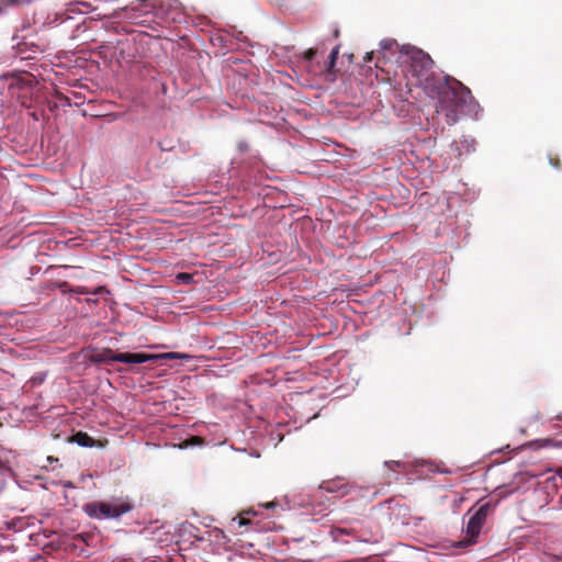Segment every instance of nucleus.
<instances>
[{
	"mask_svg": "<svg viewBox=\"0 0 562 562\" xmlns=\"http://www.w3.org/2000/svg\"><path fill=\"white\" fill-rule=\"evenodd\" d=\"M338 36H339V30H337V29H336V30L334 31V37H336V38H337Z\"/></svg>",
	"mask_w": 562,
	"mask_h": 562,
	"instance_id": "27",
	"label": "nucleus"
},
{
	"mask_svg": "<svg viewBox=\"0 0 562 562\" xmlns=\"http://www.w3.org/2000/svg\"><path fill=\"white\" fill-rule=\"evenodd\" d=\"M90 10H92L91 4L82 1L69 3L67 8V12L69 13H86Z\"/></svg>",
	"mask_w": 562,
	"mask_h": 562,
	"instance_id": "11",
	"label": "nucleus"
},
{
	"mask_svg": "<svg viewBox=\"0 0 562 562\" xmlns=\"http://www.w3.org/2000/svg\"><path fill=\"white\" fill-rule=\"evenodd\" d=\"M533 419H535L536 422H538V420L542 419L541 414H540V413H537V414L535 415Z\"/></svg>",
	"mask_w": 562,
	"mask_h": 562,
	"instance_id": "26",
	"label": "nucleus"
},
{
	"mask_svg": "<svg viewBox=\"0 0 562 562\" xmlns=\"http://www.w3.org/2000/svg\"><path fill=\"white\" fill-rule=\"evenodd\" d=\"M177 279L184 284H190L193 281V276L187 272H181L177 276Z\"/></svg>",
	"mask_w": 562,
	"mask_h": 562,
	"instance_id": "14",
	"label": "nucleus"
},
{
	"mask_svg": "<svg viewBox=\"0 0 562 562\" xmlns=\"http://www.w3.org/2000/svg\"><path fill=\"white\" fill-rule=\"evenodd\" d=\"M104 292H108V290L105 286H102V285L95 288L93 291H90V293H92V294H102Z\"/></svg>",
	"mask_w": 562,
	"mask_h": 562,
	"instance_id": "19",
	"label": "nucleus"
},
{
	"mask_svg": "<svg viewBox=\"0 0 562 562\" xmlns=\"http://www.w3.org/2000/svg\"><path fill=\"white\" fill-rule=\"evenodd\" d=\"M550 562H562V553L560 555L550 557Z\"/></svg>",
	"mask_w": 562,
	"mask_h": 562,
	"instance_id": "23",
	"label": "nucleus"
},
{
	"mask_svg": "<svg viewBox=\"0 0 562 562\" xmlns=\"http://www.w3.org/2000/svg\"><path fill=\"white\" fill-rule=\"evenodd\" d=\"M54 288L60 289L64 293L69 292V289L71 288L67 281H60L56 282L54 284Z\"/></svg>",
	"mask_w": 562,
	"mask_h": 562,
	"instance_id": "17",
	"label": "nucleus"
},
{
	"mask_svg": "<svg viewBox=\"0 0 562 562\" xmlns=\"http://www.w3.org/2000/svg\"><path fill=\"white\" fill-rule=\"evenodd\" d=\"M494 505L491 502L482 504L475 513L470 517L467 528L465 537L459 541L458 546L465 548L473 546L477 541V537L486 521L487 515L494 510Z\"/></svg>",
	"mask_w": 562,
	"mask_h": 562,
	"instance_id": "4",
	"label": "nucleus"
},
{
	"mask_svg": "<svg viewBox=\"0 0 562 562\" xmlns=\"http://www.w3.org/2000/svg\"><path fill=\"white\" fill-rule=\"evenodd\" d=\"M137 355L146 358V359L142 360L140 363H145V362H149V361H158V360L182 359V358L188 357L187 355L179 353V352H166V353H158V355L137 352Z\"/></svg>",
	"mask_w": 562,
	"mask_h": 562,
	"instance_id": "8",
	"label": "nucleus"
},
{
	"mask_svg": "<svg viewBox=\"0 0 562 562\" xmlns=\"http://www.w3.org/2000/svg\"><path fill=\"white\" fill-rule=\"evenodd\" d=\"M159 146H160L161 150H165V149H166V148L162 146V144H161V143H159Z\"/></svg>",
	"mask_w": 562,
	"mask_h": 562,
	"instance_id": "28",
	"label": "nucleus"
},
{
	"mask_svg": "<svg viewBox=\"0 0 562 562\" xmlns=\"http://www.w3.org/2000/svg\"><path fill=\"white\" fill-rule=\"evenodd\" d=\"M438 86L427 95L437 99L436 112L445 116L448 125H453L474 108V98L468 87L450 76Z\"/></svg>",
	"mask_w": 562,
	"mask_h": 562,
	"instance_id": "1",
	"label": "nucleus"
},
{
	"mask_svg": "<svg viewBox=\"0 0 562 562\" xmlns=\"http://www.w3.org/2000/svg\"><path fill=\"white\" fill-rule=\"evenodd\" d=\"M69 292L76 293V294H88L90 293V290L86 286H72L69 289Z\"/></svg>",
	"mask_w": 562,
	"mask_h": 562,
	"instance_id": "16",
	"label": "nucleus"
},
{
	"mask_svg": "<svg viewBox=\"0 0 562 562\" xmlns=\"http://www.w3.org/2000/svg\"><path fill=\"white\" fill-rule=\"evenodd\" d=\"M322 487L328 493H338L340 496L349 494L351 486L340 479L323 483Z\"/></svg>",
	"mask_w": 562,
	"mask_h": 562,
	"instance_id": "7",
	"label": "nucleus"
},
{
	"mask_svg": "<svg viewBox=\"0 0 562 562\" xmlns=\"http://www.w3.org/2000/svg\"><path fill=\"white\" fill-rule=\"evenodd\" d=\"M339 49H340V45L338 44L330 52L329 61H328V66H327V71H329V72L334 71V68H335V65H336V60H337L338 55H339Z\"/></svg>",
	"mask_w": 562,
	"mask_h": 562,
	"instance_id": "13",
	"label": "nucleus"
},
{
	"mask_svg": "<svg viewBox=\"0 0 562 562\" xmlns=\"http://www.w3.org/2000/svg\"><path fill=\"white\" fill-rule=\"evenodd\" d=\"M249 514L256 515V512L252 509H249V510L244 512L241 515H239V517H238L239 526H246V525L250 524V520L244 516V515H249Z\"/></svg>",
	"mask_w": 562,
	"mask_h": 562,
	"instance_id": "15",
	"label": "nucleus"
},
{
	"mask_svg": "<svg viewBox=\"0 0 562 562\" xmlns=\"http://www.w3.org/2000/svg\"><path fill=\"white\" fill-rule=\"evenodd\" d=\"M434 60L431 57L422 49H413L409 52L406 78L412 86L419 87L426 94L435 91L440 82L446 79V76H440L434 70Z\"/></svg>",
	"mask_w": 562,
	"mask_h": 562,
	"instance_id": "2",
	"label": "nucleus"
},
{
	"mask_svg": "<svg viewBox=\"0 0 562 562\" xmlns=\"http://www.w3.org/2000/svg\"><path fill=\"white\" fill-rule=\"evenodd\" d=\"M11 83H10V88L12 87H18V88H23V87H31L33 85V81H34V77L29 74V72H21L19 75H12L11 76Z\"/></svg>",
	"mask_w": 562,
	"mask_h": 562,
	"instance_id": "9",
	"label": "nucleus"
},
{
	"mask_svg": "<svg viewBox=\"0 0 562 562\" xmlns=\"http://www.w3.org/2000/svg\"><path fill=\"white\" fill-rule=\"evenodd\" d=\"M550 164L555 167V168H559L560 167V160L559 158H550Z\"/></svg>",
	"mask_w": 562,
	"mask_h": 562,
	"instance_id": "22",
	"label": "nucleus"
},
{
	"mask_svg": "<svg viewBox=\"0 0 562 562\" xmlns=\"http://www.w3.org/2000/svg\"><path fill=\"white\" fill-rule=\"evenodd\" d=\"M146 359L137 353L131 352H121L116 353L110 348H104L102 350H93L89 355V360L92 363H109L112 361L123 362V363H133L138 364L142 360Z\"/></svg>",
	"mask_w": 562,
	"mask_h": 562,
	"instance_id": "6",
	"label": "nucleus"
},
{
	"mask_svg": "<svg viewBox=\"0 0 562 562\" xmlns=\"http://www.w3.org/2000/svg\"><path fill=\"white\" fill-rule=\"evenodd\" d=\"M316 53H317V52H316V49H315V48H308V49L304 53L303 57H304V59H305V60L311 61V60L316 56Z\"/></svg>",
	"mask_w": 562,
	"mask_h": 562,
	"instance_id": "18",
	"label": "nucleus"
},
{
	"mask_svg": "<svg viewBox=\"0 0 562 562\" xmlns=\"http://www.w3.org/2000/svg\"><path fill=\"white\" fill-rule=\"evenodd\" d=\"M266 508H272L274 506H277V504L274 502H270V503H267L263 505Z\"/></svg>",
	"mask_w": 562,
	"mask_h": 562,
	"instance_id": "25",
	"label": "nucleus"
},
{
	"mask_svg": "<svg viewBox=\"0 0 562 562\" xmlns=\"http://www.w3.org/2000/svg\"><path fill=\"white\" fill-rule=\"evenodd\" d=\"M385 464L393 469V468L400 467L401 462H398V461H391V462H386Z\"/></svg>",
	"mask_w": 562,
	"mask_h": 562,
	"instance_id": "24",
	"label": "nucleus"
},
{
	"mask_svg": "<svg viewBox=\"0 0 562 562\" xmlns=\"http://www.w3.org/2000/svg\"><path fill=\"white\" fill-rule=\"evenodd\" d=\"M71 441L86 448H92L95 446V440L85 431H78L72 435Z\"/></svg>",
	"mask_w": 562,
	"mask_h": 562,
	"instance_id": "10",
	"label": "nucleus"
},
{
	"mask_svg": "<svg viewBox=\"0 0 562 562\" xmlns=\"http://www.w3.org/2000/svg\"><path fill=\"white\" fill-rule=\"evenodd\" d=\"M373 58V52L367 53L363 57L364 63L371 61Z\"/></svg>",
	"mask_w": 562,
	"mask_h": 562,
	"instance_id": "21",
	"label": "nucleus"
},
{
	"mask_svg": "<svg viewBox=\"0 0 562 562\" xmlns=\"http://www.w3.org/2000/svg\"><path fill=\"white\" fill-rule=\"evenodd\" d=\"M525 474L529 477L539 476V473L533 470L526 471ZM540 476H543V479L539 481L538 484L541 485L548 498L552 501L558 495L562 498V469H558L557 471L548 470L541 473Z\"/></svg>",
	"mask_w": 562,
	"mask_h": 562,
	"instance_id": "5",
	"label": "nucleus"
},
{
	"mask_svg": "<svg viewBox=\"0 0 562 562\" xmlns=\"http://www.w3.org/2000/svg\"><path fill=\"white\" fill-rule=\"evenodd\" d=\"M204 443V439L199 436H191L179 445L180 449H186L193 446H202Z\"/></svg>",
	"mask_w": 562,
	"mask_h": 562,
	"instance_id": "12",
	"label": "nucleus"
},
{
	"mask_svg": "<svg viewBox=\"0 0 562 562\" xmlns=\"http://www.w3.org/2000/svg\"><path fill=\"white\" fill-rule=\"evenodd\" d=\"M33 0H8L9 3H12V4H20V3H30L32 2Z\"/></svg>",
	"mask_w": 562,
	"mask_h": 562,
	"instance_id": "20",
	"label": "nucleus"
},
{
	"mask_svg": "<svg viewBox=\"0 0 562 562\" xmlns=\"http://www.w3.org/2000/svg\"><path fill=\"white\" fill-rule=\"evenodd\" d=\"M133 508L134 505L130 501L122 498H114L111 502H91L85 505V512L97 519L119 518Z\"/></svg>",
	"mask_w": 562,
	"mask_h": 562,
	"instance_id": "3",
	"label": "nucleus"
}]
</instances>
